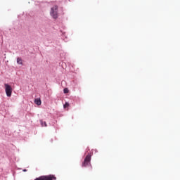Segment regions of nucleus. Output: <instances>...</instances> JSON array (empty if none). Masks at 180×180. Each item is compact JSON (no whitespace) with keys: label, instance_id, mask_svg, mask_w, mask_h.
Here are the masks:
<instances>
[{"label":"nucleus","instance_id":"nucleus-7","mask_svg":"<svg viewBox=\"0 0 180 180\" xmlns=\"http://www.w3.org/2000/svg\"><path fill=\"white\" fill-rule=\"evenodd\" d=\"M68 106H70V103H68L66 102V103L64 104L63 108H68Z\"/></svg>","mask_w":180,"mask_h":180},{"label":"nucleus","instance_id":"nucleus-9","mask_svg":"<svg viewBox=\"0 0 180 180\" xmlns=\"http://www.w3.org/2000/svg\"><path fill=\"white\" fill-rule=\"evenodd\" d=\"M26 171H27L26 169H23L24 172H26Z\"/></svg>","mask_w":180,"mask_h":180},{"label":"nucleus","instance_id":"nucleus-3","mask_svg":"<svg viewBox=\"0 0 180 180\" xmlns=\"http://www.w3.org/2000/svg\"><path fill=\"white\" fill-rule=\"evenodd\" d=\"M89 164H91V155H87L82 165V167H88Z\"/></svg>","mask_w":180,"mask_h":180},{"label":"nucleus","instance_id":"nucleus-8","mask_svg":"<svg viewBox=\"0 0 180 180\" xmlns=\"http://www.w3.org/2000/svg\"><path fill=\"white\" fill-rule=\"evenodd\" d=\"M63 92H64V94H68V92H69L68 89H67V88L64 89Z\"/></svg>","mask_w":180,"mask_h":180},{"label":"nucleus","instance_id":"nucleus-2","mask_svg":"<svg viewBox=\"0 0 180 180\" xmlns=\"http://www.w3.org/2000/svg\"><path fill=\"white\" fill-rule=\"evenodd\" d=\"M4 86H5V91H6V94L7 95V96L8 98H11V96H12V86L8 84H4Z\"/></svg>","mask_w":180,"mask_h":180},{"label":"nucleus","instance_id":"nucleus-1","mask_svg":"<svg viewBox=\"0 0 180 180\" xmlns=\"http://www.w3.org/2000/svg\"><path fill=\"white\" fill-rule=\"evenodd\" d=\"M51 16L53 18V19H57L58 18V6L55 5L51 8L50 12Z\"/></svg>","mask_w":180,"mask_h":180},{"label":"nucleus","instance_id":"nucleus-5","mask_svg":"<svg viewBox=\"0 0 180 180\" xmlns=\"http://www.w3.org/2000/svg\"><path fill=\"white\" fill-rule=\"evenodd\" d=\"M41 124L43 127H47V123L46 122L41 121Z\"/></svg>","mask_w":180,"mask_h":180},{"label":"nucleus","instance_id":"nucleus-4","mask_svg":"<svg viewBox=\"0 0 180 180\" xmlns=\"http://www.w3.org/2000/svg\"><path fill=\"white\" fill-rule=\"evenodd\" d=\"M34 102L38 106H40V105H41V100L39 98L35 99Z\"/></svg>","mask_w":180,"mask_h":180},{"label":"nucleus","instance_id":"nucleus-6","mask_svg":"<svg viewBox=\"0 0 180 180\" xmlns=\"http://www.w3.org/2000/svg\"><path fill=\"white\" fill-rule=\"evenodd\" d=\"M17 63L20 65H22V58H17Z\"/></svg>","mask_w":180,"mask_h":180}]
</instances>
